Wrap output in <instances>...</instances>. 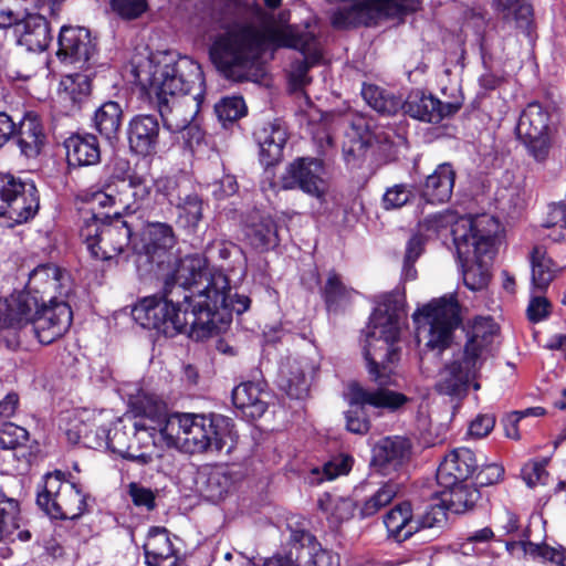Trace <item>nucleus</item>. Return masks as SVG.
<instances>
[{
    "label": "nucleus",
    "instance_id": "nucleus-1",
    "mask_svg": "<svg viewBox=\"0 0 566 566\" xmlns=\"http://www.w3.org/2000/svg\"><path fill=\"white\" fill-rule=\"evenodd\" d=\"M250 303L247 295L231 293L227 275L210 270L205 256L189 254L165 276L163 296L140 300L132 308V317L165 336L187 334L200 340L222 331L232 313H244Z\"/></svg>",
    "mask_w": 566,
    "mask_h": 566
},
{
    "label": "nucleus",
    "instance_id": "nucleus-2",
    "mask_svg": "<svg viewBox=\"0 0 566 566\" xmlns=\"http://www.w3.org/2000/svg\"><path fill=\"white\" fill-rule=\"evenodd\" d=\"M405 296L401 293H388L379 297L365 333L364 355L369 374L379 386L390 384L391 365L399 359L396 343L406 324ZM350 409L346 412V428L356 434L369 430V420L364 413V406L397 410L408 398L403 394L387 388L366 389L357 382L348 386L346 394Z\"/></svg>",
    "mask_w": 566,
    "mask_h": 566
},
{
    "label": "nucleus",
    "instance_id": "nucleus-3",
    "mask_svg": "<svg viewBox=\"0 0 566 566\" xmlns=\"http://www.w3.org/2000/svg\"><path fill=\"white\" fill-rule=\"evenodd\" d=\"M268 45L298 50L305 59L304 71L322 59L321 44L314 32L295 25H274L260 10L256 19L235 21L217 34L209 54L227 77L242 81Z\"/></svg>",
    "mask_w": 566,
    "mask_h": 566
},
{
    "label": "nucleus",
    "instance_id": "nucleus-4",
    "mask_svg": "<svg viewBox=\"0 0 566 566\" xmlns=\"http://www.w3.org/2000/svg\"><path fill=\"white\" fill-rule=\"evenodd\" d=\"M137 81L155 97L164 126L178 133L192 130L205 96L201 66L188 56L172 52L153 55L146 69L137 70Z\"/></svg>",
    "mask_w": 566,
    "mask_h": 566
},
{
    "label": "nucleus",
    "instance_id": "nucleus-5",
    "mask_svg": "<svg viewBox=\"0 0 566 566\" xmlns=\"http://www.w3.org/2000/svg\"><path fill=\"white\" fill-rule=\"evenodd\" d=\"M160 399L143 394L132 402L134 421L128 416L118 420L111 430H97L94 448H107L123 459L147 465L163 457L166 444L161 440L163 423L153 419Z\"/></svg>",
    "mask_w": 566,
    "mask_h": 566
},
{
    "label": "nucleus",
    "instance_id": "nucleus-6",
    "mask_svg": "<svg viewBox=\"0 0 566 566\" xmlns=\"http://www.w3.org/2000/svg\"><path fill=\"white\" fill-rule=\"evenodd\" d=\"M151 417L159 424L163 423L160 437L168 448L174 447L187 453H230L237 443L233 422L222 415H167L166 405L160 400V406L155 407Z\"/></svg>",
    "mask_w": 566,
    "mask_h": 566
},
{
    "label": "nucleus",
    "instance_id": "nucleus-7",
    "mask_svg": "<svg viewBox=\"0 0 566 566\" xmlns=\"http://www.w3.org/2000/svg\"><path fill=\"white\" fill-rule=\"evenodd\" d=\"M500 232L499 220L486 213L462 218L453 229L463 281L472 291L484 289L490 281V266L497 251Z\"/></svg>",
    "mask_w": 566,
    "mask_h": 566
},
{
    "label": "nucleus",
    "instance_id": "nucleus-8",
    "mask_svg": "<svg viewBox=\"0 0 566 566\" xmlns=\"http://www.w3.org/2000/svg\"><path fill=\"white\" fill-rule=\"evenodd\" d=\"M495 334L496 327L491 318L476 319L463 349L440 369L436 390L447 396L463 397L471 384L475 390L480 389V384L474 380L493 354Z\"/></svg>",
    "mask_w": 566,
    "mask_h": 566
},
{
    "label": "nucleus",
    "instance_id": "nucleus-9",
    "mask_svg": "<svg viewBox=\"0 0 566 566\" xmlns=\"http://www.w3.org/2000/svg\"><path fill=\"white\" fill-rule=\"evenodd\" d=\"M72 318L65 302L51 300L50 305L40 306L35 296L24 292L0 298V328L21 329L31 325V332L44 345L63 336Z\"/></svg>",
    "mask_w": 566,
    "mask_h": 566
},
{
    "label": "nucleus",
    "instance_id": "nucleus-10",
    "mask_svg": "<svg viewBox=\"0 0 566 566\" xmlns=\"http://www.w3.org/2000/svg\"><path fill=\"white\" fill-rule=\"evenodd\" d=\"M412 318L418 342L441 353L452 343L453 331L460 323L459 305L454 296L446 295L415 312Z\"/></svg>",
    "mask_w": 566,
    "mask_h": 566
},
{
    "label": "nucleus",
    "instance_id": "nucleus-11",
    "mask_svg": "<svg viewBox=\"0 0 566 566\" xmlns=\"http://www.w3.org/2000/svg\"><path fill=\"white\" fill-rule=\"evenodd\" d=\"M80 235L91 255L97 260H111L132 247L133 228L118 212L103 220L96 214L83 219Z\"/></svg>",
    "mask_w": 566,
    "mask_h": 566
},
{
    "label": "nucleus",
    "instance_id": "nucleus-12",
    "mask_svg": "<svg viewBox=\"0 0 566 566\" xmlns=\"http://www.w3.org/2000/svg\"><path fill=\"white\" fill-rule=\"evenodd\" d=\"M38 506L51 518L75 520L86 511V495L78 484L64 480V473L55 471L44 476L36 495Z\"/></svg>",
    "mask_w": 566,
    "mask_h": 566
},
{
    "label": "nucleus",
    "instance_id": "nucleus-13",
    "mask_svg": "<svg viewBox=\"0 0 566 566\" xmlns=\"http://www.w3.org/2000/svg\"><path fill=\"white\" fill-rule=\"evenodd\" d=\"M39 209V196L32 181L0 174V216L14 223L32 219Z\"/></svg>",
    "mask_w": 566,
    "mask_h": 566
},
{
    "label": "nucleus",
    "instance_id": "nucleus-14",
    "mask_svg": "<svg viewBox=\"0 0 566 566\" xmlns=\"http://www.w3.org/2000/svg\"><path fill=\"white\" fill-rule=\"evenodd\" d=\"M282 188L301 189L307 195L323 198L327 191L326 170L321 159L301 157L287 165L281 177Z\"/></svg>",
    "mask_w": 566,
    "mask_h": 566
},
{
    "label": "nucleus",
    "instance_id": "nucleus-15",
    "mask_svg": "<svg viewBox=\"0 0 566 566\" xmlns=\"http://www.w3.org/2000/svg\"><path fill=\"white\" fill-rule=\"evenodd\" d=\"M177 243L172 227L165 222H148L132 241V250L145 255L150 262L160 264Z\"/></svg>",
    "mask_w": 566,
    "mask_h": 566
},
{
    "label": "nucleus",
    "instance_id": "nucleus-16",
    "mask_svg": "<svg viewBox=\"0 0 566 566\" xmlns=\"http://www.w3.org/2000/svg\"><path fill=\"white\" fill-rule=\"evenodd\" d=\"M46 4L49 6L48 0L44 3H39L40 7H43L42 9L34 6L33 8L24 7V13L14 24L15 33L19 34V42L30 51H43L51 41L49 24L42 14Z\"/></svg>",
    "mask_w": 566,
    "mask_h": 566
},
{
    "label": "nucleus",
    "instance_id": "nucleus-17",
    "mask_svg": "<svg viewBox=\"0 0 566 566\" xmlns=\"http://www.w3.org/2000/svg\"><path fill=\"white\" fill-rule=\"evenodd\" d=\"M57 43V57L64 63L78 64V67H83L95 51L90 32L80 27H62Z\"/></svg>",
    "mask_w": 566,
    "mask_h": 566
},
{
    "label": "nucleus",
    "instance_id": "nucleus-18",
    "mask_svg": "<svg viewBox=\"0 0 566 566\" xmlns=\"http://www.w3.org/2000/svg\"><path fill=\"white\" fill-rule=\"evenodd\" d=\"M479 464L475 454L468 448H457L450 451L437 470V481L440 486H452L465 482L476 471Z\"/></svg>",
    "mask_w": 566,
    "mask_h": 566
},
{
    "label": "nucleus",
    "instance_id": "nucleus-19",
    "mask_svg": "<svg viewBox=\"0 0 566 566\" xmlns=\"http://www.w3.org/2000/svg\"><path fill=\"white\" fill-rule=\"evenodd\" d=\"M459 109L458 104L442 103L432 95L421 91H413L403 101V111L413 118L428 123H439L446 116L454 114Z\"/></svg>",
    "mask_w": 566,
    "mask_h": 566
},
{
    "label": "nucleus",
    "instance_id": "nucleus-20",
    "mask_svg": "<svg viewBox=\"0 0 566 566\" xmlns=\"http://www.w3.org/2000/svg\"><path fill=\"white\" fill-rule=\"evenodd\" d=\"M411 454V444L402 437H387L373 448V464L384 474L396 471L407 463Z\"/></svg>",
    "mask_w": 566,
    "mask_h": 566
},
{
    "label": "nucleus",
    "instance_id": "nucleus-21",
    "mask_svg": "<svg viewBox=\"0 0 566 566\" xmlns=\"http://www.w3.org/2000/svg\"><path fill=\"white\" fill-rule=\"evenodd\" d=\"M311 369L306 359L287 358L279 369V387L291 398H304L310 388Z\"/></svg>",
    "mask_w": 566,
    "mask_h": 566
},
{
    "label": "nucleus",
    "instance_id": "nucleus-22",
    "mask_svg": "<svg viewBox=\"0 0 566 566\" xmlns=\"http://www.w3.org/2000/svg\"><path fill=\"white\" fill-rule=\"evenodd\" d=\"M13 135L21 154L27 158L38 157L46 140L40 117L32 112L23 116Z\"/></svg>",
    "mask_w": 566,
    "mask_h": 566
},
{
    "label": "nucleus",
    "instance_id": "nucleus-23",
    "mask_svg": "<svg viewBox=\"0 0 566 566\" xmlns=\"http://www.w3.org/2000/svg\"><path fill=\"white\" fill-rule=\"evenodd\" d=\"M159 135V123L154 115H138L128 127L130 148L139 155H149L156 150Z\"/></svg>",
    "mask_w": 566,
    "mask_h": 566
},
{
    "label": "nucleus",
    "instance_id": "nucleus-24",
    "mask_svg": "<svg viewBox=\"0 0 566 566\" xmlns=\"http://www.w3.org/2000/svg\"><path fill=\"white\" fill-rule=\"evenodd\" d=\"M269 394L262 382L245 381L232 391V401L242 413L251 419L260 418L268 408Z\"/></svg>",
    "mask_w": 566,
    "mask_h": 566
},
{
    "label": "nucleus",
    "instance_id": "nucleus-25",
    "mask_svg": "<svg viewBox=\"0 0 566 566\" xmlns=\"http://www.w3.org/2000/svg\"><path fill=\"white\" fill-rule=\"evenodd\" d=\"M22 526L23 518L18 500L0 493V542L29 541L31 534Z\"/></svg>",
    "mask_w": 566,
    "mask_h": 566
},
{
    "label": "nucleus",
    "instance_id": "nucleus-26",
    "mask_svg": "<svg viewBox=\"0 0 566 566\" xmlns=\"http://www.w3.org/2000/svg\"><path fill=\"white\" fill-rule=\"evenodd\" d=\"M317 507L333 528L358 515V501L354 496L324 493L317 500Z\"/></svg>",
    "mask_w": 566,
    "mask_h": 566
},
{
    "label": "nucleus",
    "instance_id": "nucleus-27",
    "mask_svg": "<svg viewBox=\"0 0 566 566\" xmlns=\"http://www.w3.org/2000/svg\"><path fill=\"white\" fill-rule=\"evenodd\" d=\"M455 172L448 163L440 164L429 175L422 186L421 195L430 203L447 202L452 195Z\"/></svg>",
    "mask_w": 566,
    "mask_h": 566
},
{
    "label": "nucleus",
    "instance_id": "nucleus-28",
    "mask_svg": "<svg viewBox=\"0 0 566 566\" xmlns=\"http://www.w3.org/2000/svg\"><path fill=\"white\" fill-rule=\"evenodd\" d=\"M417 523L409 502L398 503L384 516L388 536L397 542H403L419 532V524Z\"/></svg>",
    "mask_w": 566,
    "mask_h": 566
},
{
    "label": "nucleus",
    "instance_id": "nucleus-29",
    "mask_svg": "<svg viewBox=\"0 0 566 566\" xmlns=\"http://www.w3.org/2000/svg\"><path fill=\"white\" fill-rule=\"evenodd\" d=\"M260 147L261 161L271 166L280 160L287 139L285 127L280 122L264 125L255 133Z\"/></svg>",
    "mask_w": 566,
    "mask_h": 566
},
{
    "label": "nucleus",
    "instance_id": "nucleus-30",
    "mask_svg": "<svg viewBox=\"0 0 566 566\" xmlns=\"http://www.w3.org/2000/svg\"><path fill=\"white\" fill-rule=\"evenodd\" d=\"M66 158L70 165L92 166L101 160V150L94 135H73L65 143Z\"/></svg>",
    "mask_w": 566,
    "mask_h": 566
},
{
    "label": "nucleus",
    "instance_id": "nucleus-31",
    "mask_svg": "<svg viewBox=\"0 0 566 566\" xmlns=\"http://www.w3.org/2000/svg\"><path fill=\"white\" fill-rule=\"evenodd\" d=\"M399 483L392 479L382 482L375 490L365 494L363 497H356L358 501V516L361 520L375 516L384 507L392 502L399 493Z\"/></svg>",
    "mask_w": 566,
    "mask_h": 566
},
{
    "label": "nucleus",
    "instance_id": "nucleus-32",
    "mask_svg": "<svg viewBox=\"0 0 566 566\" xmlns=\"http://www.w3.org/2000/svg\"><path fill=\"white\" fill-rule=\"evenodd\" d=\"M125 186L117 184H106L101 189H88L82 196L85 203L94 208H120L124 211H133L135 208L132 207L128 198H125Z\"/></svg>",
    "mask_w": 566,
    "mask_h": 566
},
{
    "label": "nucleus",
    "instance_id": "nucleus-33",
    "mask_svg": "<svg viewBox=\"0 0 566 566\" xmlns=\"http://www.w3.org/2000/svg\"><path fill=\"white\" fill-rule=\"evenodd\" d=\"M247 239L259 250H270L280 242L279 226L272 216H259L247 227Z\"/></svg>",
    "mask_w": 566,
    "mask_h": 566
},
{
    "label": "nucleus",
    "instance_id": "nucleus-34",
    "mask_svg": "<svg viewBox=\"0 0 566 566\" xmlns=\"http://www.w3.org/2000/svg\"><path fill=\"white\" fill-rule=\"evenodd\" d=\"M551 115L539 103H530L520 116L517 134L522 138H536L547 134Z\"/></svg>",
    "mask_w": 566,
    "mask_h": 566
},
{
    "label": "nucleus",
    "instance_id": "nucleus-35",
    "mask_svg": "<svg viewBox=\"0 0 566 566\" xmlns=\"http://www.w3.org/2000/svg\"><path fill=\"white\" fill-rule=\"evenodd\" d=\"M441 504L455 514H462L471 510L480 499V492L476 488L458 482L452 486H442Z\"/></svg>",
    "mask_w": 566,
    "mask_h": 566
},
{
    "label": "nucleus",
    "instance_id": "nucleus-36",
    "mask_svg": "<svg viewBox=\"0 0 566 566\" xmlns=\"http://www.w3.org/2000/svg\"><path fill=\"white\" fill-rule=\"evenodd\" d=\"M199 490L211 502L220 501L231 489L232 478L222 467L210 468L199 475Z\"/></svg>",
    "mask_w": 566,
    "mask_h": 566
},
{
    "label": "nucleus",
    "instance_id": "nucleus-37",
    "mask_svg": "<svg viewBox=\"0 0 566 566\" xmlns=\"http://www.w3.org/2000/svg\"><path fill=\"white\" fill-rule=\"evenodd\" d=\"M532 283L536 291H545L554 280L557 268L542 245L533 248L531 253Z\"/></svg>",
    "mask_w": 566,
    "mask_h": 566
},
{
    "label": "nucleus",
    "instance_id": "nucleus-38",
    "mask_svg": "<svg viewBox=\"0 0 566 566\" xmlns=\"http://www.w3.org/2000/svg\"><path fill=\"white\" fill-rule=\"evenodd\" d=\"M123 118V109L117 102L103 103L94 113V126L106 139L117 137Z\"/></svg>",
    "mask_w": 566,
    "mask_h": 566
},
{
    "label": "nucleus",
    "instance_id": "nucleus-39",
    "mask_svg": "<svg viewBox=\"0 0 566 566\" xmlns=\"http://www.w3.org/2000/svg\"><path fill=\"white\" fill-rule=\"evenodd\" d=\"M361 95L366 103L376 112L385 115H394L403 109V99L392 92L377 85H364Z\"/></svg>",
    "mask_w": 566,
    "mask_h": 566
},
{
    "label": "nucleus",
    "instance_id": "nucleus-40",
    "mask_svg": "<svg viewBox=\"0 0 566 566\" xmlns=\"http://www.w3.org/2000/svg\"><path fill=\"white\" fill-rule=\"evenodd\" d=\"M354 464V458L340 453L328 460L322 468H313L310 471L308 481L312 484H319L325 481H333L339 476L347 475Z\"/></svg>",
    "mask_w": 566,
    "mask_h": 566
},
{
    "label": "nucleus",
    "instance_id": "nucleus-41",
    "mask_svg": "<svg viewBox=\"0 0 566 566\" xmlns=\"http://www.w3.org/2000/svg\"><path fill=\"white\" fill-rule=\"evenodd\" d=\"M202 200L195 193L187 195L176 205L177 222L180 227L195 230L202 219Z\"/></svg>",
    "mask_w": 566,
    "mask_h": 566
},
{
    "label": "nucleus",
    "instance_id": "nucleus-42",
    "mask_svg": "<svg viewBox=\"0 0 566 566\" xmlns=\"http://www.w3.org/2000/svg\"><path fill=\"white\" fill-rule=\"evenodd\" d=\"M61 270L53 264H41L36 266L29 276L28 287L32 291L43 292L46 290H55L61 280Z\"/></svg>",
    "mask_w": 566,
    "mask_h": 566
},
{
    "label": "nucleus",
    "instance_id": "nucleus-43",
    "mask_svg": "<svg viewBox=\"0 0 566 566\" xmlns=\"http://www.w3.org/2000/svg\"><path fill=\"white\" fill-rule=\"evenodd\" d=\"M523 551L535 560L566 566V549L562 546L553 547L547 544H536L527 541L523 543Z\"/></svg>",
    "mask_w": 566,
    "mask_h": 566
},
{
    "label": "nucleus",
    "instance_id": "nucleus-44",
    "mask_svg": "<svg viewBox=\"0 0 566 566\" xmlns=\"http://www.w3.org/2000/svg\"><path fill=\"white\" fill-rule=\"evenodd\" d=\"M353 290L347 287L340 276L334 272L328 274L325 287L324 298L328 310L337 308L339 305L349 301Z\"/></svg>",
    "mask_w": 566,
    "mask_h": 566
},
{
    "label": "nucleus",
    "instance_id": "nucleus-45",
    "mask_svg": "<svg viewBox=\"0 0 566 566\" xmlns=\"http://www.w3.org/2000/svg\"><path fill=\"white\" fill-rule=\"evenodd\" d=\"M218 119L223 126L233 123L247 114V105L241 96H228L222 98L214 106Z\"/></svg>",
    "mask_w": 566,
    "mask_h": 566
},
{
    "label": "nucleus",
    "instance_id": "nucleus-46",
    "mask_svg": "<svg viewBox=\"0 0 566 566\" xmlns=\"http://www.w3.org/2000/svg\"><path fill=\"white\" fill-rule=\"evenodd\" d=\"M61 85L64 87L65 95L74 103L80 104L91 93V81L87 74L66 75Z\"/></svg>",
    "mask_w": 566,
    "mask_h": 566
},
{
    "label": "nucleus",
    "instance_id": "nucleus-47",
    "mask_svg": "<svg viewBox=\"0 0 566 566\" xmlns=\"http://www.w3.org/2000/svg\"><path fill=\"white\" fill-rule=\"evenodd\" d=\"M34 3V7L42 9L40 2L45 0H0V29H6L15 24L22 15L24 3Z\"/></svg>",
    "mask_w": 566,
    "mask_h": 566
},
{
    "label": "nucleus",
    "instance_id": "nucleus-48",
    "mask_svg": "<svg viewBox=\"0 0 566 566\" xmlns=\"http://www.w3.org/2000/svg\"><path fill=\"white\" fill-rule=\"evenodd\" d=\"M119 186H125V198H128L132 207L135 209L133 211H125L126 213H133L138 208L139 205L143 203L146 199H148L150 195L151 182L140 178V177H130L129 181H119Z\"/></svg>",
    "mask_w": 566,
    "mask_h": 566
},
{
    "label": "nucleus",
    "instance_id": "nucleus-49",
    "mask_svg": "<svg viewBox=\"0 0 566 566\" xmlns=\"http://www.w3.org/2000/svg\"><path fill=\"white\" fill-rule=\"evenodd\" d=\"M476 216H464L459 217L451 212H439L432 216L427 217L421 223H420V230L426 232H432L434 234L440 233L441 230L447 229L451 227V233L453 234V229L457 224V222L462 218H475Z\"/></svg>",
    "mask_w": 566,
    "mask_h": 566
},
{
    "label": "nucleus",
    "instance_id": "nucleus-50",
    "mask_svg": "<svg viewBox=\"0 0 566 566\" xmlns=\"http://www.w3.org/2000/svg\"><path fill=\"white\" fill-rule=\"evenodd\" d=\"M412 189L406 184L394 185L387 188L382 196V206L386 210L399 209L412 198Z\"/></svg>",
    "mask_w": 566,
    "mask_h": 566
},
{
    "label": "nucleus",
    "instance_id": "nucleus-51",
    "mask_svg": "<svg viewBox=\"0 0 566 566\" xmlns=\"http://www.w3.org/2000/svg\"><path fill=\"white\" fill-rule=\"evenodd\" d=\"M170 551L175 549L167 530L159 527L151 528L144 544L145 555L154 553L170 554Z\"/></svg>",
    "mask_w": 566,
    "mask_h": 566
},
{
    "label": "nucleus",
    "instance_id": "nucleus-52",
    "mask_svg": "<svg viewBox=\"0 0 566 566\" xmlns=\"http://www.w3.org/2000/svg\"><path fill=\"white\" fill-rule=\"evenodd\" d=\"M28 431L12 422L4 423L0 428V448L13 450L28 441Z\"/></svg>",
    "mask_w": 566,
    "mask_h": 566
},
{
    "label": "nucleus",
    "instance_id": "nucleus-53",
    "mask_svg": "<svg viewBox=\"0 0 566 566\" xmlns=\"http://www.w3.org/2000/svg\"><path fill=\"white\" fill-rule=\"evenodd\" d=\"M354 136L349 146H344L346 155L359 156L368 146L367 125L363 117H357L353 123Z\"/></svg>",
    "mask_w": 566,
    "mask_h": 566
},
{
    "label": "nucleus",
    "instance_id": "nucleus-54",
    "mask_svg": "<svg viewBox=\"0 0 566 566\" xmlns=\"http://www.w3.org/2000/svg\"><path fill=\"white\" fill-rule=\"evenodd\" d=\"M446 511L448 510L441 504V501L432 504L426 513L420 517H416L417 524H419V531L442 525L447 520Z\"/></svg>",
    "mask_w": 566,
    "mask_h": 566
},
{
    "label": "nucleus",
    "instance_id": "nucleus-55",
    "mask_svg": "<svg viewBox=\"0 0 566 566\" xmlns=\"http://www.w3.org/2000/svg\"><path fill=\"white\" fill-rule=\"evenodd\" d=\"M549 312L551 303L542 294H533L526 310L527 318L533 323H538L545 319Z\"/></svg>",
    "mask_w": 566,
    "mask_h": 566
},
{
    "label": "nucleus",
    "instance_id": "nucleus-56",
    "mask_svg": "<svg viewBox=\"0 0 566 566\" xmlns=\"http://www.w3.org/2000/svg\"><path fill=\"white\" fill-rule=\"evenodd\" d=\"M112 8L125 19H135L146 10L145 0H112Z\"/></svg>",
    "mask_w": 566,
    "mask_h": 566
},
{
    "label": "nucleus",
    "instance_id": "nucleus-57",
    "mask_svg": "<svg viewBox=\"0 0 566 566\" xmlns=\"http://www.w3.org/2000/svg\"><path fill=\"white\" fill-rule=\"evenodd\" d=\"M522 478L530 488L545 484L547 480L545 464L542 462L526 463L522 469Z\"/></svg>",
    "mask_w": 566,
    "mask_h": 566
},
{
    "label": "nucleus",
    "instance_id": "nucleus-58",
    "mask_svg": "<svg viewBox=\"0 0 566 566\" xmlns=\"http://www.w3.org/2000/svg\"><path fill=\"white\" fill-rule=\"evenodd\" d=\"M314 566H340V559L334 552L324 548L321 544H313L308 551Z\"/></svg>",
    "mask_w": 566,
    "mask_h": 566
},
{
    "label": "nucleus",
    "instance_id": "nucleus-59",
    "mask_svg": "<svg viewBox=\"0 0 566 566\" xmlns=\"http://www.w3.org/2000/svg\"><path fill=\"white\" fill-rule=\"evenodd\" d=\"M528 415L539 416V415H542V409L541 408H532V409H526L525 411H516V412H513V413L506 416L503 419L505 436L507 438L514 439V440L520 439L517 423L522 418H524L525 416H528Z\"/></svg>",
    "mask_w": 566,
    "mask_h": 566
},
{
    "label": "nucleus",
    "instance_id": "nucleus-60",
    "mask_svg": "<svg viewBox=\"0 0 566 566\" xmlns=\"http://www.w3.org/2000/svg\"><path fill=\"white\" fill-rule=\"evenodd\" d=\"M499 3L506 11V17L527 21L532 15V7L525 0H499Z\"/></svg>",
    "mask_w": 566,
    "mask_h": 566
},
{
    "label": "nucleus",
    "instance_id": "nucleus-61",
    "mask_svg": "<svg viewBox=\"0 0 566 566\" xmlns=\"http://www.w3.org/2000/svg\"><path fill=\"white\" fill-rule=\"evenodd\" d=\"M128 493L132 501L137 506H145L153 510L155 506V495L150 489L144 488L135 482L128 486Z\"/></svg>",
    "mask_w": 566,
    "mask_h": 566
},
{
    "label": "nucleus",
    "instance_id": "nucleus-62",
    "mask_svg": "<svg viewBox=\"0 0 566 566\" xmlns=\"http://www.w3.org/2000/svg\"><path fill=\"white\" fill-rule=\"evenodd\" d=\"M213 197L218 200L232 196L238 190V182L233 176L226 175L219 181L210 185Z\"/></svg>",
    "mask_w": 566,
    "mask_h": 566
},
{
    "label": "nucleus",
    "instance_id": "nucleus-63",
    "mask_svg": "<svg viewBox=\"0 0 566 566\" xmlns=\"http://www.w3.org/2000/svg\"><path fill=\"white\" fill-rule=\"evenodd\" d=\"M495 418L492 415H479L470 424L469 433L475 438L486 437L494 428Z\"/></svg>",
    "mask_w": 566,
    "mask_h": 566
},
{
    "label": "nucleus",
    "instance_id": "nucleus-64",
    "mask_svg": "<svg viewBox=\"0 0 566 566\" xmlns=\"http://www.w3.org/2000/svg\"><path fill=\"white\" fill-rule=\"evenodd\" d=\"M527 144L528 150L537 161H544L549 151V142L547 134L536 138H524Z\"/></svg>",
    "mask_w": 566,
    "mask_h": 566
}]
</instances>
